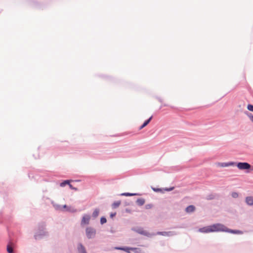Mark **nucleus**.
Instances as JSON below:
<instances>
[{
  "label": "nucleus",
  "mask_w": 253,
  "mask_h": 253,
  "mask_svg": "<svg viewBox=\"0 0 253 253\" xmlns=\"http://www.w3.org/2000/svg\"><path fill=\"white\" fill-rule=\"evenodd\" d=\"M210 227L211 232L220 231L226 232L228 231V229L226 227L219 223L214 224L210 225Z\"/></svg>",
  "instance_id": "f257e3e1"
},
{
  "label": "nucleus",
  "mask_w": 253,
  "mask_h": 253,
  "mask_svg": "<svg viewBox=\"0 0 253 253\" xmlns=\"http://www.w3.org/2000/svg\"><path fill=\"white\" fill-rule=\"evenodd\" d=\"M96 234L95 230L91 227H87L86 229V235L88 239L93 238Z\"/></svg>",
  "instance_id": "f03ea898"
},
{
  "label": "nucleus",
  "mask_w": 253,
  "mask_h": 253,
  "mask_svg": "<svg viewBox=\"0 0 253 253\" xmlns=\"http://www.w3.org/2000/svg\"><path fill=\"white\" fill-rule=\"evenodd\" d=\"M237 166L240 169H248L251 168V165L247 163H238Z\"/></svg>",
  "instance_id": "7ed1b4c3"
},
{
  "label": "nucleus",
  "mask_w": 253,
  "mask_h": 253,
  "mask_svg": "<svg viewBox=\"0 0 253 253\" xmlns=\"http://www.w3.org/2000/svg\"><path fill=\"white\" fill-rule=\"evenodd\" d=\"M199 232L204 233H208L211 232L210 225L204 227L199 229Z\"/></svg>",
  "instance_id": "20e7f679"
},
{
  "label": "nucleus",
  "mask_w": 253,
  "mask_h": 253,
  "mask_svg": "<svg viewBox=\"0 0 253 253\" xmlns=\"http://www.w3.org/2000/svg\"><path fill=\"white\" fill-rule=\"evenodd\" d=\"M90 216L88 215H84L82 218L81 224H87L89 223L90 220Z\"/></svg>",
  "instance_id": "39448f33"
},
{
  "label": "nucleus",
  "mask_w": 253,
  "mask_h": 253,
  "mask_svg": "<svg viewBox=\"0 0 253 253\" xmlns=\"http://www.w3.org/2000/svg\"><path fill=\"white\" fill-rule=\"evenodd\" d=\"M117 250H123V251H125L127 253H130V251H133V250H137V248H115Z\"/></svg>",
  "instance_id": "423d86ee"
},
{
  "label": "nucleus",
  "mask_w": 253,
  "mask_h": 253,
  "mask_svg": "<svg viewBox=\"0 0 253 253\" xmlns=\"http://www.w3.org/2000/svg\"><path fill=\"white\" fill-rule=\"evenodd\" d=\"M246 202L248 205L250 206L253 205V197L252 196H249L246 197Z\"/></svg>",
  "instance_id": "0eeeda50"
},
{
  "label": "nucleus",
  "mask_w": 253,
  "mask_h": 253,
  "mask_svg": "<svg viewBox=\"0 0 253 253\" xmlns=\"http://www.w3.org/2000/svg\"><path fill=\"white\" fill-rule=\"evenodd\" d=\"M235 165V163L233 162H230L228 163H219L218 164V166L221 167H229L231 166H233Z\"/></svg>",
  "instance_id": "6e6552de"
},
{
  "label": "nucleus",
  "mask_w": 253,
  "mask_h": 253,
  "mask_svg": "<svg viewBox=\"0 0 253 253\" xmlns=\"http://www.w3.org/2000/svg\"><path fill=\"white\" fill-rule=\"evenodd\" d=\"M195 207L193 205H190V206H188L186 208V211L187 212H191L194 211H195Z\"/></svg>",
  "instance_id": "1a4fd4ad"
},
{
  "label": "nucleus",
  "mask_w": 253,
  "mask_h": 253,
  "mask_svg": "<svg viewBox=\"0 0 253 253\" xmlns=\"http://www.w3.org/2000/svg\"><path fill=\"white\" fill-rule=\"evenodd\" d=\"M78 249L79 253H86L84 248L82 244L79 245Z\"/></svg>",
  "instance_id": "9d476101"
},
{
  "label": "nucleus",
  "mask_w": 253,
  "mask_h": 253,
  "mask_svg": "<svg viewBox=\"0 0 253 253\" xmlns=\"http://www.w3.org/2000/svg\"><path fill=\"white\" fill-rule=\"evenodd\" d=\"M152 118V117L151 116L149 119H148L147 120L145 121L144 122V123H143V124L140 127L139 129H141L143 127L146 126L149 123V122L151 120Z\"/></svg>",
  "instance_id": "9b49d317"
},
{
  "label": "nucleus",
  "mask_w": 253,
  "mask_h": 253,
  "mask_svg": "<svg viewBox=\"0 0 253 253\" xmlns=\"http://www.w3.org/2000/svg\"><path fill=\"white\" fill-rule=\"evenodd\" d=\"M157 234L163 236H170L172 234L170 232H159L157 233Z\"/></svg>",
  "instance_id": "f8f14e48"
},
{
  "label": "nucleus",
  "mask_w": 253,
  "mask_h": 253,
  "mask_svg": "<svg viewBox=\"0 0 253 253\" xmlns=\"http://www.w3.org/2000/svg\"><path fill=\"white\" fill-rule=\"evenodd\" d=\"M227 232H230V233H234V234H242L243 232L241 231H239V230H230V229H228V231H226Z\"/></svg>",
  "instance_id": "ddd939ff"
},
{
  "label": "nucleus",
  "mask_w": 253,
  "mask_h": 253,
  "mask_svg": "<svg viewBox=\"0 0 253 253\" xmlns=\"http://www.w3.org/2000/svg\"><path fill=\"white\" fill-rule=\"evenodd\" d=\"M136 203L138 205L142 206L144 204L145 201L143 199H139L136 201Z\"/></svg>",
  "instance_id": "4468645a"
},
{
  "label": "nucleus",
  "mask_w": 253,
  "mask_h": 253,
  "mask_svg": "<svg viewBox=\"0 0 253 253\" xmlns=\"http://www.w3.org/2000/svg\"><path fill=\"white\" fill-rule=\"evenodd\" d=\"M99 211L98 209H95L92 213V216L94 217H96L99 214Z\"/></svg>",
  "instance_id": "2eb2a0df"
},
{
  "label": "nucleus",
  "mask_w": 253,
  "mask_h": 253,
  "mask_svg": "<svg viewBox=\"0 0 253 253\" xmlns=\"http://www.w3.org/2000/svg\"><path fill=\"white\" fill-rule=\"evenodd\" d=\"M7 251L8 253H12L13 248L10 245H8L7 246Z\"/></svg>",
  "instance_id": "dca6fc26"
},
{
  "label": "nucleus",
  "mask_w": 253,
  "mask_h": 253,
  "mask_svg": "<svg viewBox=\"0 0 253 253\" xmlns=\"http://www.w3.org/2000/svg\"><path fill=\"white\" fill-rule=\"evenodd\" d=\"M69 182H70V181L69 180H65L63 182L61 183H60V186L61 187H64L65 186L66 184H69Z\"/></svg>",
  "instance_id": "f3484780"
},
{
  "label": "nucleus",
  "mask_w": 253,
  "mask_h": 253,
  "mask_svg": "<svg viewBox=\"0 0 253 253\" xmlns=\"http://www.w3.org/2000/svg\"><path fill=\"white\" fill-rule=\"evenodd\" d=\"M120 204H121V202L117 201L116 202L114 203L112 206L114 208H116L118 207H119Z\"/></svg>",
  "instance_id": "a211bd4d"
},
{
  "label": "nucleus",
  "mask_w": 253,
  "mask_h": 253,
  "mask_svg": "<svg viewBox=\"0 0 253 253\" xmlns=\"http://www.w3.org/2000/svg\"><path fill=\"white\" fill-rule=\"evenodd\" d=\"M123 196H131L134 195H136V194H133V193H124L121 194Z\"/></svg>",
  "instance_id": "6ab92c4d"
},
{
  "label": "nucleus",
  "mask_w": 253,
  "mask_h": 253,
  "mask_svg": "<svg viewBox=\"0 0 253 253\" xmlns=\"http://www.w3.org/2000/svg\"><path fill=\"white\" fill-rule=\"evenodd\" d=\"M247 109L249 111L253 112V105L251 104H248L247 106Z\"/></svg>",
  "instance_id": "aec40b11"
},
{
  "label": "nucleus",
  "mask_w": 253,
  "mask_h": 253,
  "mask_svg": "<svg viewBox=\"0 0 253 253\" xmlns=\"http://www.w3.org/2000/svg\"><path fill=\"white\" fill-rule=\"evenodd\" d=\"M107 221L105 217H101L100 219V222L101 224H104L106 223Z\"/></svg>",
  "instance_id": "412c9836"
},
{
  "label": "nucleus",
  "mask_w": 253,
  "mask_h": 253,
  "mask_svg": "<svg viewBox=\"0 0 253 253\" xmlns=\"http://www.w3.org/2000/svg\"><path fill=\"white\" fill-rule=\"evenodd\" d=\"M247 116L250 118V120L253 123V115L251 114H247Z\"/></svg>",
  "instance_id": "4be33fe9"
},
{
  "label": "nucleus",
  "mask_w": 253,
  "mask_h": 253,
  "mask_svg": "<svg viewBox=\"0 0 253 253\" xmlns=\"http://www.w3.org/2000/svg\"><path fill=\"white\" fill-rule=\"evenodd\" d=\"M232 196L234 198H236L238 197V194L236 192H233L232 193Z\"/></svg>",
  "instance_id": "5701e85b"
},
{
  "label": "nucleus",
  "mask_w": 253,
  "mask_h": 253,
  "mask_svg": "<svg viewBox=\"0 0 253 253\" xmlns=\"http://www.w3.org/2000/svg\"><path fill=\"white\" fill-rule=\"evenodd\" d=\"M63 209H66L65 210L67 211H70V209L68 207H67V206L66 205H64L63 207Z\"/></svg>",
  "instance_id": "b1692460"
},
{
  "label": "nucleus",
  "mask_w": 253,
  "mask_h": 253,
  "mask_svg": "<svg viewBox=\"0 0 253 253\" xmlns=\"http://www.w3.org/2000/svg\"><path fill=\"white\" fill-rule=\"evenodd\" d=\"M135 252V253H141V251L140 250L137 249V250H133Z\"/></svg>",
  "instance_id": "393cba45"
},
{
  "label": "nucleus",
  "mask_w": 253,
  "mask_h": 253,
  "mask_svg": "<svg viewBox=\"0 0 253 253\" xmlns=\"http://www.w3.org/2000/svg\"><path fill=\"white\" fill-rule=\"evenodd\" d=\"M68 185H69V187H70L71 189H75V188H74L73 187V186H72L71 184H70V183H69V184H68Z\"/></svg>",
  "instance_id": "a878e982"
},
{
  "label": "nucleus",
  "mask_w": 253,
  "mask_h": 253,
  "mask_svg": "<svg viewBox=\"0 0 253 253\" xmlns=\"http://www.w3.org/2000/svg\"><path fill=\"white\" fill-rule=\"evenodd\" d=\"M173 189H174V187H171V188H169V189H166V190H167V191H171V190H172Z\"/></svg>",
  "instance_id": "bb28decb"
},
{
  "label": "nucleus",
  "mask_w": 253,
  "mask_h": 253,
  "mask_svg": "<svg viewBox=\"0 0 253 253\" xmlns=\"http://www.w3.org/2000/svg\"><path fill=\"white\" fill-rule=\"evenodd\" d=\"M139 233L142 234H145L144 231H141V232H139Z\"/></svg>",
  "instance_id": "cd10ccee"
},
{
  "label": "nucleus",
  "mask_w": 253,
  "mask_h": 253,
  "mask_svg": "<svg viewBox=\"0 0 253 253\" xmlns=\"http://www.w3.org/2000/svg\"><path fill=\"white\" fill-rule=\"evenodd\" d=\"M115 214H111V216L113 217L114 215H115Z\"/></svg>",
  "instance_id": "c85d7f7f"
},
{
  "label": "nucleus",
  "mask_w": 253,
  "mask_h": 253,
  "mask_svg": "<svg viewBox=\"0 0 253 253\" xmlns=\"http://www.w3.org/2000/svg\"><path fill=\"white\" fill-rule=\"evenodd\" d=\"M35 238H36V239H37V236H36V235L35 236Z\"/></svg>",
  "instance_id": "c756f323"
}]
</instances>
